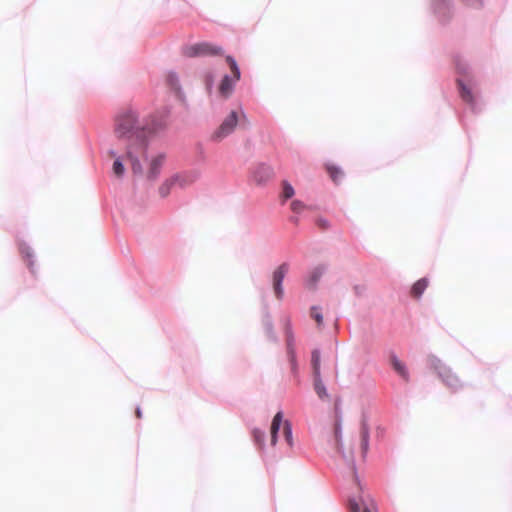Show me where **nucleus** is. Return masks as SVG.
Returning a JSON list of instances; mask_svg holds the SVG:
<instances>
[{"instance_id":"34","label":"nucleus","mask_w":512,"mask_h":512,"mask_svg":"<svg viewBox=\"0 0 512 512\" xmlns=\"http://www.w3.org/2000/svg\"><path fill=\"white\" fill-rule=\"evenodd\" d=\"M290 208L294 214L298 215L301 214L307 208V205L300 200H293L291 202Z\"/></svg>"},{"instance_id":"42","label":"nucleus","mask_w":512,"mask_h":512,"mask_svg":"<svg viewBox=\"0 0 512 512\" xmlns=\"http://www.w3.org/2000/svg\"><path fill=\"white\" fill-rule=\"evenodd\" d=\"M110 154L115 156L116 155V152L114 150H110Z\"/></svg>"},{"instance_id":"20","label":"nucleus","mask_w":512,"mask_h":512,"mask_svg":"<svg viewBox=\"0 0 512 512\" xmlns=\"http://www.w3.org/2000/svg\"><path fill=\"white\" fill-rule=\"evenodd\" d=\"M169 88L176 93L179 98H184V92L181 87L180 78L175 71H170L166 78Z\"/></svg>"},{"instance_id":"6","label":"nucleus","mask_w":512,"mask_h":512,"mask_svg":"<svg viewBox=\"0 0 512 512\" xmlns=\"http://www.w3.org/2000/svg\"><path fill=\"white\" fill-rule=\"evenodd\" d=\"M283 423V434L287 444L292 447L293 446V431L292 424L289 420H285L283 422V412L278 411L273 417L271 428H270V443L272 446H275L278 441V433Z\"/></svg>"},{"instance_id":"41","label":"nucleus","mask_w":512,"mask_h":512,"mask_svg":"<svg viewBox=\"0 0 512 512\" xmlns=\"http://www.w3.org/2000/svg\"><path fill=\"white\" fill-rule=\"evenodd\" d=\"M136 415H137V417H138V418H141V417H142V411H141L140 407H137V409H136Z\"/></svg>"},{"instance_id":"33","label":"nucleus","mask_w":512,"mask_h":512,"mask_svg":"<svg viewBox=\"0 0 512 512\" xmlns=\"http://www.w3.org/2000/svg\"><path fill=\"white\" fill-rule=\"evenodd\" d=\"M226 61L227 63L230 65L231 67V70H232V73H233V76H235L236 79H240L241 77V72H240V68L237 64V61L235 60V58L231 55H228L226 56Z\"/></svg>"},{"instance_id":"35","label":"nucleus","mask_w":512,"mask_h":512,"mask_svg":"<svg viewBox=\"0 0 512 512\" xmlns=\"http://www.w3.org/2000/svg\"><path fill=\"white\" fill-rule=\"evenodd\" d=\"M311 317L315 319L318 325L323 323V314L321 313V308L319 306L314 305L311 307Z\"/></svg>"},{"instance_id":"29","label":"nucleus","mask_w":512,"mask_h":512,"mask_svg":"<svg viewBox=\"0 0 512 512\" xmlns=\"http://www.w3.org/2000/svg\"><path fill=\"white\" fill-rule=\"evenodd\" d=\"M286 354H287V358H288V361L290 364L291 374L294 377H297L298 376V362H297V357H296V351L286 352Z\"/></svg>"},{"instance_id":"21","label":"nucleus","mask_w":512,"mask_h":512,"mask_svg":"<svg viewBox=\"0 0 512 512\" xmlns=\"http://www.w3.org/2000/svg\"><path fill=\"white\" fill-rule=\"evenodd\" d=\"M314 378V390L319 399L330 401L331 397L328 393L327 387L324 384L321 374L319 376H313Z\"/></svg>"},{"instance_id":"4","label":"nucleus","mask_w":512,"mask_h":512,"mask_svg":"<svg viewBox=\"0 0 512 512\" xmlns=\"http://www.w3.org/2000/svg\"><path fill=\"white\" fill-rule=\"evenodd\" d=\"M457 86L462 101L468 106L471 112L474 114L480 113L484 106L481 96L466 83L464 78H457Z\"/></svg>"},{"instance_id":"40","label":"nucleus","mask_w":512,"mask_h":512,"mask_svg":"<svg viewBox=\"0 0 512 512\" xmlns=\"http://www.w3.org/2000/svg\"><path fill=\"white\" fill-rule=\"evenodd\" d=\"M290 221L293 222L294 224H298L299 223V218H298V216H292L290 218Z\"/></svg>"},{"instance_id":"30","label":"nucleus","mask_w":512,"mask_h":512,"mask_svg":"<svg viewBox=\"0 0 512 512\" xmlns=\"http://www.w3.org/2000/svg\"><path fill=\"white\" fill-rule=\"evenodd\" d=\"M112 171L117 177H123L125 173L124 163L121 157H117L112 166Z\"/></svg>"},{"instance_id":"11","label":"nucleus","mask_w":512,"mask_h":512,"mask_svg":"<svg viewBox=\"0 0 512 512\" xmlns=\"http://www.w3.org/2000/svg\"><path fill=\"white\" fill-rule=\"evenodd\" d=\"M273 174H274V171L270 165L265 164V163H260L255 167L252 175H253V180L258 185H263V184L267 183L272 178Z\"/></svg>"},{"instance_id":"39","label":"nucleus","mask_w":512,"mask_h":512,"mask_svg":"<svg viewBox=\"0 0 512 512\" xmlns=\"http://www.w3.org/2000/svg\"><path fill=\"white\" fill-rule=\"evenodd\" d=\"M317 224L322 228H328L329 227V221L324 218H319L317 220Z\"/></svg>"},{"instance_id":"19","label":"nucleus","mask_w":512,"mask_h":512,"mask_svg":"<svg viewBox=\"0 0 512 512\" xmlns=\"http://www.w3.org/2000/svg\"><path fill=\"white\" fill-rule=\"evenodd\" d=\"M19 251L27 261L31 273H35V255L33 249L25 242L19 243Z\"/></svg>"},{"instance_id":"15","label":"nucleus","mask_w":512,"mask_h":512,"mask_svg":"<svg viewBox=\"0 0 512 512\" xmlns=\"http://www.w3.org/2000/svg\"><path fill=\"white\" fill-rule=\"evenodd\" d=\"M370 431L366 421H362L360 427V449L363 460L366 459L369 450Z\"/></svg>"},{"instance_id":"27","label":"nucleus","mask_w":512,"mask_h":512,"mask_svg":"<svg viewBox=\"0 0 512 512\" xmlns=\"http://www.w3.org/2000/svg\"><path fill=\"white\" fill-rule=\"evenodd\" d=\"M295 194V190L291 183L287 180L282 181V192L280 195V199L282 204L285 203L288 199H291Z\"/></svg>"},{"instance_id":"31","label":"nucleus","mask_w":512,"mask_h":512,"mask_svg":"<svg viewBox=\"0 0 512 512\" xmlns=\"http://www.w3.org/2000/svg\"><path fill=\"white\" fill-rule=\"evenodd\" d=\"M226 61L227 63L230 65L231 67V70H232V73H233V76H235L236 79H240L241 77V72H240V68L237 64V61L235 60V58L231 55H228L226 56Z\"/></svg>"},{"instance_id":"38","label":"nucleus","mask_w":512,"mask_h":512,"mask_svg":"<svg viewBox=\"0 0 512 512\" xmlns=\"http://www.w3.org/2000/svg\"><path fill=\"white\" fill-rule=\"evenodd\" d=\"M353 290L357 296H362L366 291V287L364 285L357 284L354 285Z\"/></svg>"},{"instance_id":"23","label":"nucleus","mask_w":512,"mask_h":512,"mask_svg":"<svg viewBox=\"0 0 512 512\" xmlns=\"http://www.w3.org/2000/svg\"><path fill=\"white\" fill-rule=\"evenodd\" d=\"M428 284H429L428 278L423 277V278L419 279L412 285L411 294L415 298H420L423 295L426 288L428 287Z\"/></svg>"},{"instance_id":"3","label":"nucleus","mask_w":512,"mask_h":512,"mask_svg":"<svg viewBox=\"0 0 512 512\" xmlns=\"http://www.w3.org/2000/svg\"><path fill=\"white\" fill-rule=\"evenodd\" d=\"M182 53L186 57L196 58L222 55L224 50L220 45L203 41L183 46Z\"/></svg>"},{"instance_id":"14","label":"nucleus","mask_w":512,"mask_h":512,"mask_svg":"<svg viewBox=\"0 0 512 512\" xmlns=\"http://www.w3.org/2000/svg\"><path fill=\"white\" fill-rule=\"evenodd\" d=\"M165 161V155L164 154H158L157 156L153 157L149 162V167L147 171V179L150 181L156 180L160 173L162 166Z\"/></svg>"},{"instance_id":"18","label":"nucleus","mask_w":512,"mask_h":512,"mask_svg":"<svg viewBox=\"0 0 512 512\" xmlns=\"http://www.w3.org/2000/svg\"><path fill=\"white\" fill-rule=\"evenodd\" d=\"M390 363L394 371L405 381L410 379L409 370L404 362H402L394 352L390 353Z\"/></svg>"},{"instance_id":"17","label":"nucleus","mask_w":512,"mask_h":512,"mask_svg":"<svg viewBox=\"0 0 512 512\" xmlns=\"http://www.w3.org/2000/svg\"><path fill=\"white\" fill-rule=\"evenodd\" d=\"M238 80L235 76L225 74L219 85V93L225 98L229 97L233 93Z\"/></svg>"},{"instance_id":"12","label":"nucleus","mask_w":512,"mask_h":512,"mask_svg":"<svg viewBox=\"0 0 512 512\" xmlns=\"http://www.w3.org/2000/svg\"><path fill=\"white\" fill-rule=\"evenodd\" d=\"M262 324L268 340L274 343L278 342V337L274 331L272 316L267 304L263 306Z\"/></svg>"},{"instance_id":"43","label":"nucleus","mask_w":512,"mask_h":512,"mask_svg":"<svg viewBox=\"0 0 512 512\" xmlns=\"http://www.w3.org/2000/svg\"><path fill=\"white\" fill-rule=\"evenodd\" d=\"M205 85H206V86L208 85L207 78L205 79Z\"/></svg>"},{"instance_id":"26","label":"nucleus","mask_w":512,"mask_h":512,"mask_svg":"<svg viewBox=\"0 0 512 512\" xmlns=\"http://www.w3.org/2000/svg\"><path fill=\"white\" fill-rule=\"evenodd\" d=\"M311 365L313 376H319L321 374V351L318 348L311 352Z\"/></svg>"},{"instance_id":"2","label":"nucleus","mask_w":512,"mask_h":512,"mask_svg":"<svg viewBox=\"0 0 512 512\" xmlns=\"http://www.w3.org/2000/svg\"><path fill=\"white\" fill-rule=\"evenodd\" d=\"M427 362L429 367L437 373L438 377L451 391L455 392L463 387L459 377L438 357L430 355L427 358Z\"/></svg>"},{"instance_id":"32","label":"nucleus","mask_w":512,"mask_h":512,"mask_svg":"<svg viewBox=\"0 0 512 512\" xmlns=\"http://www.w3.org/2000/svg\"><path fill=\"white\" fill-rule=\"evenodd\" d=\"M226 61L227 63L230 65L231 67V70H232V73H233V76H235L236 79H240L241 77V72H240V68L237 64V61L235 60V58L231 55H228L226 56Z\"/></svg>"},{"instance_id":"24","label":"nucleus","mask_w":512,"mask_h":512,"mask_svg":"<svg viewBox=\"0 0 512 512\" xmlns=\"http://www.w3.org/2000/svg\"><path fill=\"white\" fill-rule=\"evenodd\" d=\"M177 178L178 177H169L160 185L158 193L161 198H166L170 194L172 188L176 186Z\"/></svg>"},{"instance_id":"37","label":"nucleus","mask_w":512,"mask_h":512,"mask_svg":"<svg viewBox=\"0 0 512 512\" xmlns=\"http://www.w3.org/2000/svg\"><path fill=\"white\" fill-rule=\"evenodd\" d=\"M456 69L460 74H466L468 71V64L461 59H456Z\"/></svg>"},{"instance_id":"7","label":"nucleus","mask_w":512,"mask_h":512,"mask_svg":"<svg viewBox=\"0 0 512 512\" xmlns=\"http://www.w3.org/2000/svg\"><path fill=\"white\" fill-rule=\"evenodd\" d=\"M238 124V113L232 110L222 121L220 126L211 134L210 140L212 142H221L229 135H231Z\"/></svg>"},{"instance_id":"36","label":"nucleus","mask_w":512,"mask_h":512,"mask_svg":"<svg viewBox=\"0 0 512 512\" xmlns=\"http://www.w3.org/2000/svg\"><path fill=\"white\" fill-rule=\"evenodd\" d=\"M466 6L473 9H480L483 6V0H461Z\"/></svg>"},{"instance_id":"22","label":"nucleus","mask_w":512,"mask_h":512,"mask_svg":"<svg viewBox=\"0 0 512 512\" xmlns=\"http://www.w3.org/2000/svg\"><path fill=\"white\" fill-rule=\"evenodd\" d=\"M286 352L296 351L295 338L292 331V324L289 318L285 320Z\"/></svg>"},{"instance_id":"16","label":"nucleus","mask_w":512,"mask_h":512,"mask_svg":"<svg viewBox=\"0 0 512 512\" xmlns=\"http://www.w3.org/2000/svg\"><path fill=\"white\" fill-rule=\"evenodd\" d=\"M171 177H178L176 180V186L184 188L193 182H195L200 177V172L198 171H186L183 173H176Z\"/></svg>"},{"instance_id":"10","label":"nucleus","mask_w":512,"mask_h":512,"mask_svg":"<svg viewBox=\"0 0 512 512\" xmlns=\"http://www.w3.org/2000/svg\"><path fill=\"white\" fill-rule=\"evenodd\" d=\"M432 10L436 17L444 22L448 20L453 11V3L452 0H433L432 2Z\"/></svg>"},{"instance_id":"5","label":"nucleus","mask_w":512,"mask_h":512,"mask_svg":"<svg viewBox=\"0 0 512 512\" xmlns=\"http://www.w3.org/2000/svg\"><path fill=\"white\" fill-rule=\"evenodd\" d=\"M334 437L338 452L341 454L346 465L352 470L355 480L358 481L357 468L353 450L345 451L343 445L342 418L338 416L334 425Z\"/></svg>"},{"instance_id":"1","label":"nucleus","mask_w":512,"mask_h":512,"mask_svg":"<svg viewBox=\"0 0 512 512\" xmlns=\"http://www.w3.org/2000/svg\"><path fill=\"white\" fill-rule=\"evenodd\" d=\"M168 111L151 114L140 118L133 108H127L115 117L114 132L116 137L126 143L127 157L134 175H143L141 159L148 160L149 138L165 130Z\"/></svg>"},{"instance_id":"25","label":"nucleus","mask_w":512,"mask_h":512,"mask_svg":"<svg viewBox=\"0 0 512 512\" xmlns=\"http://www.w3.org/2000/svg\"><path fill=\"white\" fill-rule=\"evenodd\" d=\"M252 438L255 445L258 446V448L263 452L265 450L266 444V433L264 430L260 428H253L252 430Z\"/></svg>"},{"instance_id":"9","label":"nucleus","mask_w":512,"mask_h":512,"mask_svg":"<svg viewBox=\"0 0 512 512\" xmlns=\"http://www.w3.org/2000/svg\"><path fill=\"white\" fill-rule=\"evenodd\" d=\"M328 266L324 263H319L306 273L304 277V285L308 290L315 291L318 287V283L326 273Z\"/></svg>"},{"instance_id":"13","label":"nucleus","mask_w":512,"mask_h":512,"mask_svg":"<svg viewBox=\"0 0 512 512\" xmlns=\"http://www.w3.org/2000/svg\"><path fill=\"white\" fill-rule=\"evenodd\" d=\"M374 508L375 505L372 500L369 503L362 497H351L348 500L349 512H372Z\"/></svg>"},{"instance_id":"28","label":"nucleus","mask_w":512,"mask_h":512,"mask_svg":"<svg viewBox=\"0 0 512 512\" xmlns=\"http://www.w3.org/2000/svg\"><path fill=\"white\" fill-rule=\"evenodd\" d=\"M326 169L329 173V176L335 183H339L343 179L344 172L340 167L333 164H327Z\"/></svg>"},{"instance_id":"8","label":"nucleus","mask_w":512,"mask_h":512,"mask_svg":"<svg viewBox=\"0 0 512 512\" xmlns=\"http://www.w3.org/2000/svg\"><path fill=\"white\" fill-rule=\"evenodd\" d=\"M290 270L288 262L281 263L272 273V287L276 299L283 300L285 296L283 281Z\"/></svg>"}]
</instances>
